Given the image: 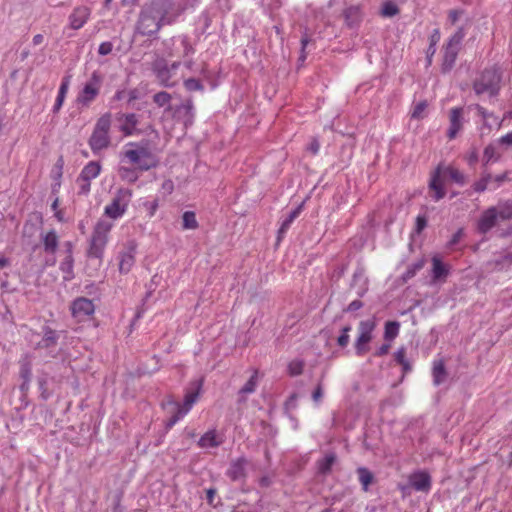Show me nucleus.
I'll use <instances>...</instances> for the list:
<instances>
[{
  "instance_id": "f257e3e1",
  "label": "nucleus",
  "mask_w": 512,
  "mask_h": 512,
  "mask_svg": "<svg viewBox=\"0 0 512 512\" xmlns=\"http://www.w3.org/2000/svg\"><path fill=\"white\" fill-rule=\"evenodd\" d=\"M183 10L175 0H151L142 6L135 32L141 36L153 37L163 26L174 24Z\"/></svg>"
},
{
  "instance_id": "f03ea898",
  "label": "nucleus",
  "mask_w": 512,
  "mask_h": 512,
  "mask_svg": "<svg viewBox=\"0 0 512 512\" xmlns=\"http://www.w3.org/2000/svg\"><path fill=\"white\" fill-rule=\"evenodd\" d=\"M158 148L151 140L129 142L123 150V157L136 168L147 171L159 164Z\"/></svg>"
},
{
  "instance_id": "7ed1b4c3",
  "label": "nucleus",
  "mask_w": 512,
  "mask_h": 512,
  "mask_svg": "<svg viewBox=\"0 0 512 512\" xmlns=\"http://www.w3.org/2000/svg\"><path fill=\"white\" fill-rule=\"evenodd\" d=\"M446 178L460 185L465 183V176L459 169L453 166L438 165L429 184L430 190L434 192L433 198L435 201H439L445 196L444 184Z\"/></svg>"
},
{
  "instance_id": "20e7f679",
  "label": "nucleus",
  "mask_w": 512,
  "mask_h": 512,
  "mask_svg": "<svg viewBox=\"0 0 512 512\" xmlns=\"http://www.w3.org/2000/svg\"><path fill=\"white\" fill-rule=\"evenodd\" d=\"M112 228L113 223L108 220L100 219L97 221L89 240L88 257L102 261Z\"/></svg>"
},
{
  "instance_id": "39448f33",
  "label": "nucleus",
  "mask_w": 512,
  "mask_h": 512,
  "mask_svg": "<svg viewBox=\"0 0 512 512\" xmlns=\"http://www.w3.org/2000/svg\"><path fill=\"white\" fill-rule=\"evenodd\" d=\"M502 72L499 67L493 66L486 68L479 79L473 84L476 94L488 93L490 96H496L500 90Z\"/></svg>"
},
{
  "instance_id": "423d86ee",
  "label": "nucleus",
  "mask_w": 512,
  "mask_h": 512,
  "mask_svg": "<svg viewBox=\"0 0 512 512\" xmlns=\"http://www.w3.org/2000/svg\"><path fill=\"white\" fill-rule=\"evenodd\" d=\"M464 37V29L460 27L447 42L444 48L443 61L441 66L443 73L450 72L454 67Z\"/></svg>"
},
{
  "instance_id": "0eeeda50",
  "label": "nucleus",
  "mask_w": 512,
  "mask_h": 512,
  "mask_svg": "<svg viewBox=\"0 0 512 512\" xmlns=\"http://www.w3.org/2000/svg\"><path fill=\"white\" fill-rule=\"evenodd\" d=\"M376 328L374 318L360 321L357 327V338L354 343L355 353L357 356H364L370 349L369 343L373 339V332Z\"/></svg>"
},
{
  "instance_id": "6e6552de",
  "label": "nucleus",
  "mask_w": 512,
  "mask_h": 512,
  "mask_svg": "<svg viewBox=\"0 0 512 512\" xmlns=\"http://www.w3.org/2000/svg\"><path fill=\"white\" fill-rule=\"evenodd\" d=\"M131 195L130 190L120 189L111 203L105 206L104 214L111 219L121 218L128 208Z\"/></svg>"
},
{
  "instance_id": "1a4fd4ad",
  "label": "nucleus",
  "mask_w": 512,
  "mask_h": 512,
  "mask_svg": "<svg viewBox=\"0 0 512 512\" xmlns=\"http://www.w3.org/2000/svg\"><path fill=\"white\" fill-rule=\"evenodd\" d=\"M70 311L77 323L89 321L95 313V304L91 299L78 297L72 301Z\"/></svg>"
},
{
  "instance_id": "9d476101",
  "label": "nucleus",
  "mask_w": 512,
  "mask_h": 512,
  "mask_svg": "<svg viewBox=\"0 0 512 512\" xmlns=\"http://www.w3.org/2000/svg\"><path fill=\"white\" fill-rule=\"evenodd\" d=\"M137 243L134 240L127 241L118 252V270L121 274H128L136 262Z\"/></svg>"
},
{
  "instance_id": "9b49d317",
  "label": "nucleus",
  "mask_w": 512,
  "mask_h": 512,
  "mask_svg": "<svg viewBox=\"0 0 512 512\" xmlns=\"http://www.w3.org/2000/svg\"><path fill=\"white\" fill-rule=\"evenodd\" d=\"M101 83V74L98 71H94L79 93L77 101L83 105L90 104L99 94Z\"/></svg>"
},
{
  "instance_id": "f8f14e48",
  "label": "nucleus",
  "mask_w": 512,
  "mask_h": 512,
  "mask_svg": "<svg viewBox=\"0 0 512 512\" xmlns=\"http://www.w3.org/2000/svg\"><path fill=\"white\" fill-rule=\"evenodd\" d=\"M152 71L160 85L172 87L176 84V80L173 79L172 69L169 68V64L165 59L159 58L155 60L152 64Z\"/></svg>"
},
{
  "instance_id": "ddd939ff",
  "label": "nucleus",
  "mask_w": 512,
  "mask_h": 512,
  "mask_svg": "<svg viewBox=\"0 0 512 512\" xmlns=\"http://www.w3.org/2000/svg\"><path fill=\"white\" fill-rule=\"evenodd\" d=\"M194 106L191 99H187L184 103L176 106L173 109V118L178 124L184 127L193 125L194 121Z\"/></svg>"
},
{
  "instance_id": "4468645a",
  "label": "nucleus",
  "mask_w": 512,
  "mask_h": 512,
  "mask_svg": "<svg viewBox=\"0 0 512 512\" xmlns=\"http://www.w3.org/2000/svg\"><path fill=\"white\" fill-rule=\"evenodd\" d=\"M409 485L420 492H429L432 485L431 476L427 471L418 470L411 473L408 477Z\"/></svg>"
},
{
  "instance_id": "2eb2a0df",
  "label": "nucleus",
  "mask_w": 512,
  "mask_h": 512,
  "mask_svg": "<svg viewBox=\"0 0 512 512\" xmlns=\"http://www.w3.org/2000/svg\"><path fill=\"white\" fill-rule=\"evenodd\" d=\"M91 14L90 8L87 6H78L74 8L73 12L69 16V26L73 30L82 28L88 21Z\"/></svg>"
},
{
  "instance_id": "dca6fc26",
  "label": "nucleus",
  "mask_w": 512,
  "mask_h": 512,
  "mask_svg": "<svg viewBox=\"0 0 512 512\" xmlns=\"http://www.w3.org/2000/svg\"><path fill=\"white\" fill-rule=\"evenodd\" d=\"M498 212L496 207H490L485 210L478 220L477 227L480 233H487L496 224Z\"/></svg>"
},
{
  "instance_id": "f3484780",
  "label": "nucleus",
  "mask_w": 512,
  "mask_h": 512,
  "mask_svg": "<svg viewBox=\"0 0 512 512\" xmlns=\"http://www.w3.org/2000/svg\"><path fill=\"white\" fill-rule=\"evenodd\" d=\"M40 239L43 244V249L46 253H56L59 246V237L54 229L41 233Z\"/></svg>"
},
{
  "instance_id": "a211bd4d",
  "label": "nucleus",
  "mask_w": 512,
  "mask_h": 512,
  "mask_svg": "<svg viewBox=\"0 0 512 512\" xmlns=\"http://www.w3.org/2000/svg\"><path fill=\"white\" fill-rule=\"evenodd\" d=\"M247 464V460L244 457H240L236 460H233L230 463V466L226 472L227 476L232 481H237L239 479H242L246 476L245 467Z\"/></svg>"
},
{
  "instance_id": "6ab92c4d",
  "label": "nucleus",
  "mask_w": 512,
  "mask_h": 512,
  "mask_svg": "<svg viewBox=\"0 0 512 512\" xmlns=\"http://www.w3.org/2000/svg\"><path fill=\"white\" fill-rule=\"evenodd\" d=\"M66 246L68 247L67 255L60 264V270L63 272V279L70 281L74 278V259L72 256V244L67 242Z\"/></svg>"
},
{
  "instance_id": "aec40b11",
  "label": "nucleus",
  "mask_w": 512,
  "mask_h": 512,
  "mask_svg": "<svg viewBox=\"0 0 512 512\" xmlns=\"http://www.w3.org/2000/svg\"><path fill=\"white\" fill-rule=\"evenodd\" d=\"M108 130H94L90 138V147L93 151H99L107 148L109 145Z\"/></svg>"
},
{
  "instance_id": "412c9836",
  "label": "nucleus",
  "mask_w": 512,
  "mask_h": 512,
  "mask_svg": "<svg viewBox=\"0 0 512 512\" xmlns=\"http://www.w3.org/2000/svg\"><path fill=\"white\" fill-rule=\"evenodd\" d=\"M223 443V438L217 434L215 429L209 430L204 433L199 441L198 446L201 448H215Z\"/></svg>"
},
{
  "instance_id": "4be33fe9",
  "label": "nucleus",
  "mask_w": 512,
  "mask_h": 512,
  "mask_svg": "<svg viewBox=\"0 0 512 512\" xmlns=\"http://www.w3.org/2000/svg\"><path fill=\"white\" fill-rule=\"evenodd\" d=\"M449 275V266L445 265L437 256L432 258V280L433 282L445 281Z\"/></svg>"
},
{
  "instance_id": "5701e85b",
  "label": "nucleus",
  "mask_w": 512,
  "mask_h": 512,
  "mask_svg": "<svg viewBox=\"0 0 512 512\" xmlns=\"http://www.w3.org/2000/svg\"><path fill=\"white\" fill-rule=\"evenodd\" d=\"M100 172V163L96 161H90L83 167L79 177H81V179H87L91 181L92 179L97 178Z\"/></svg>"
},
{
  "instance_id": "b1692460",
  "label": "nucleus",
  "mask_w": 512,
  "mask_h": 512,
  "mask_svg": "<svg viewBox=\"0 0 512 512\" xmlns=\"http://www.w3.org/2000/svg\"><path fill=\"white\" fill-rule=\"evenodd\" d=\"M432 377L434 385L438 386L443 383L447 377V372L445 369V364L442 359L436 360L433 363L432 368Z\"/></svg>"
},
{
  "instance_id": "393cba45",
  "label": "nucleus",
  "mask_w": 512,
  "mask_h": 512,
  "mask_svg": "<svg viewBox=\"0 0 512 512\" xmlns=\"http://www.w3.org/2000/svg\"><path fill=\"white\" fill-rule=\"evenodd\" d=\"M200 389H201V383H199L197 385L196 390L188 391L185 394L184 403L182 405L179 404V403H175V406L179 407L180 409H182L183 411L188 413L191 410V408L194 405V403L197 401V399L199 397V394H200Z\"/></svg>"
},
{
  "instance_id": "a878e982",
  "label": "nucleus",
  "mask_w": 512,
  "mask_h": 512,
  "mask_svg": "<svg viewBox=\"0 0 512 512\" xmlns=\"http://www.w3.org/2000/svg\"><path fill=\"white\" fill-rule=\"evenodd\" d=\"M116 121L118 128H134L138 124L137 116L134 113H117Z\"/></svg>"
},
{
  "instance_id": "bb28decb",
  "label": "nucleus",
  "mask_w": 512,
  "mask_h": 512,
  "mask_svg": "<svg viewBox=\"0 0 512 512\" xmlns=\"http://www.w3.org/2000/svg\"><path fill=\"white\" fill-rule=\"evenodd\" d=\"M358 479L362 486V490L367 492L370 484L374 481V475L365 467H359L357 469Z\"/></svg>"
},
{
  "instance_id": "cd10ccee",
  "label": "nucleus",
  "mask_w": 512,
  "mask_h": 512,
  "mask_svg": "<svg viewBox=\"0 0 512 512\" xmlns=\"http://www.w3.org/2000/svg\"><path fill=\"white\" fill-rule=\"evenodd\" d=\"M58 341L57 332L51 328H45L44 336L38 346L41 348H49L55 346Z\"/></svg>"
},
{
  "instance_id": "c85d7f7f",
  "label": "nucleus",
  "mask_w": 512,
  "mask_h": 512,
  "mask_svg": "<svg viewBox=\"0 0 512 512\" xmlns=\"http://www.w3.org/2000/svg\"><path fill=\"white\" fill-rule=\"evenodd\" d=\"M400 323L397 321H387L384 327V339L392 342L399 334Z\"/></svg>"
},
{
  "instance_id": "c756f323",
  "label": "nucleus",
  "mask_w": 512,
  "mask_h": 512,
  "mask_svg": "<svg viewBox=\"0 0 512 512\" xmlns=\"http://www.w3.org/2000/svg\"><path fill=\"white\" fill-rule=\"evenodd\" d=\"M343 15L347 25L352 27L360 20V9L357 6H350L344 10Z\"/></svg>"
},
{
  "instance_id": "7c9ffc66",
  "label": "nucleus",
  "mask_w": 512,
  "mask_h": 512,
  "mask_svg": "<svg viewBox=\"0 0 512 512\" xmlns=\"http://www.w3.org/2000/svg\"><path fill=\"white\" fill-rule=\"evenodd\" d=\"M199 226L196 214L193 211H186L182 215V228L184 230H195Z\"/></svg>"
},
{
  "instance_id": "2f4dec72",
  "label": "nucleus",
  "mask_w": 512,
  "mask_h": 512,
  "mask_svg": "<svg viewBox=\"0 0 512 512\" xmlns=\"http://www.w3.org/2000/svg\"><path fill=\"white\" fill-rule=\"evenodd\" d=\"M394 359L397 362V364L402 366L404 373H408L409 371H411L412 367L406 358V349L404 347H400L394 353Z\"/></svg>"
},
{
  "instance_id": "473e14b6",
  "label": "nucleus",
  "mask_w": 512,
  "mask_h": 512,
  "mask_svg": "<svg viewBox=\"0 0 512 512\" xmlns=\"http://www.w3.org/2000/svg\"><path fill=\"white\" fill-rule=\"evenodd\" d=\"M496 208L498 217L502 220H509L512 218V201L500 202Z\"/></svg>"
},
{
  "instance_id": "72a5a7b5",
  "label": "nucleus",
  "mask_w": 512,
  "mask_h": 512,
  "mask_svg": "<svg viewBox=\"0 0 512 512\" xmlns=\"http://www.w3.org/2000/svg\"><path fill=\"white\" fill-rule=\"evenodd\" d=\"M335 461L336 456L334 454L326 455L321 461L318 462L319 471L323 474L330 472Z\"/></svg>"
},
{
  "instance_id": "f704fd0d",
  "label": "nucleus",
  "mask_w": 512,
  "mask_h": 512,
  "mask_svg": "<svg viewBox=\"0 0 512 512\" xmlns=\"http://www.w3.org/2000/svg\"><path fill=\"white\" fill-rule=\"evenodd\" d=\"M500 153L497 151L494 145H489L484 150L483 160L485 164L489 162H495L499 159Z\"/></svg>"
},
{
  "instance_id": "c9c22d12",
  "label": "nucleus",
  "mask_w": 512,
  "mask_h": 512,
  "mask_svg": "<svg viewBox=\"0 0 512 512\" xmlns=\"http://www.w3.org/2000/svg\"><path fill=\"white\" fill-rule=\"evenodd\" d=\"M118 173L122 180L129 183H133L138 179L137 173L134 169L131 168L120 167Z\"/></svg>"
},
{
  "instance_id": "e433bc0d",
  "label": "nucleus",
  "mask_w": 512,
  "mask_h": 512,
  "mask_svg": "<svg viewBox=\"0 0 512 512\" xmlns=\"http://www.w3.org/2000/svg\"><path fill=\"white\" fill-rule=\"evenodd\" d=\"M300 213V209H295L293 210L290 215L288 216L287 219H285L281 225V227L279 228V231H278V234H279V237L286 233L287 230L289 229L290 225L292 224V222L298 217Z\"/></svg>"
},
{
  "instance_id": "4c0bfd02",
  "label": "nucleus",
  "mask_w": 512,
  "mask_h": 512,
  "mask_svg": "<svg viewBox=\"0 0 512 512\" xmlns=\"http://www.w3.org/2000/svg\"><path fill=\"white\" fill-rule=\"evenodd\" d=\"M142 98V93L138 89H132L127 91V105L131 108L140 109L139 106H136V102Z\"/></svg>"
},
{
  "instance_id": "58836bf2",
  "label": "nucleus",
  "mask_w": 512,
  "mask_h": 512,
  "mask_svg": "<svg viewBox=\"0 0 512 512\" xmlns=\"http://www.w3.org/2000/svg\"><path fill=\"white\" fill-rule=\"evenodd\" d=\"M304 369V362L302 360H292L288 364V373L290 376H298L302 374Z\"/></svg>"
},
{
  "instance_id": "ea45409f",
  "label": "nucleus",
  "mask_w": 512,
  "mask_h": 512,
  "mask_svg": "<svg viewBox=\"0 0 512 512\" xmlns=\"http://www.w3.org/2000/svg\"><path fill=\"white\" fill-rule=\"evenodd\" d=\"M399 13L398 6L393 2H385L381 9V15L384 17H393Z\"/></svg>"
},
{
  "instance_id": "a19ab883",
  "label": "nucleus",
  "mask_w": 512,
  "mask_h": 512,
  "mask_svg": "<svg viewBox=\"0 0 512 512\" xmlns=\"http://www.w3.org/2000/svg\"><path fill=\"white\" fill-rule=\"evenodd\" d=\"M492 182V176L490 174L483 175L478 181H476L473 185V188L476 192H483L487 189L488 185Z\"/></svg>"
},
{
  "instance_id": "79ce46f5",
  "label": "nucleus",
  "mask_w": 512,
  "mask_h": 512,
  "mask_svg": "<svg viewBox=\"0 0 512 512\" xmlns=\"http://www.w3.org/2000/svg\"><path fill=\"white\" fill-rule=\"evenodd\" d=\"M184 87L189 92L204 90L203 84L201 83V81L199 79H196V78L186 79L184 81Z\"/></svg>"
},
{
  "instance_id": "37998d69",
  "label": "nucleus",
  "mask_w": 512,
  "mask_h": 512,
  "mask_svg": "<svg viewBox=\"0 0 512 512\" xmlns=\"http://www.w3.org/2000/svg\"><path fill=\"white\" fill-rule=\"evenodd\" d=\"M257 386V371L253 373L250 379L246 382V384L241 388L239 393L241 394H249L253 393Z\"/></svg>"
},
{
  "instance_id": "c03bdc74",
  "label": "nucleus",
  "mask_w": 512,
  "mask_h": 512,
  "mask_svg": "<svg viewBox=\"0 0 512 512\" xmlns=\"http://www.w3.org/2000/svg\"><path fill=\"white\" fill-rule=\"evenodd\" d=\"M463 110L461 108H453L450 112V122L451 127L450 128H460L461 122L460 118L462 117Z\"/></svg>"
},
{
  "instance_id": "a18cd8bd",
  "label": "nucleus",
  "mask_w": 512,
  "mask_h": 512,
  "mask_svg": "<svg viewBox=\"0 0 512 512\" xmlns=\"http://www.w3.org/2000/svg\"><path fill=\"white\" fill-rule=\"evenodd\" d=\"M171 100V95L165 91L158 92L153 96V101L159 106L164 107L168 105Z\"/></svg>"
},
{
  "instance_id": "49530a36",
  "label": "nucleus",
  "mask_w": 512,
  "mask_h": 512,
  "mask_svg": "<svg viewBox=\"0 0 512 512\" xmlns=\"http://www.w3.org/2000/svg\"><path fill=\"white\" fill-rule=\"evenodd\" d=\"M424 266V262L423 261H418L416 263H413L412 265H410L406 272L404 273L403 275V279L404 280H408V279H411L412 277L415 276V274L421 270Z\"/></svg>"
},
{
  "instance_id": "de8ad7c7",
  "label": "nucleus",
  "mask_w": 512,
  "mask_h": 512,
  "mask_svg": "<svg viewBox=\"0 0 512 512\" xmlns=\"http://www.w3.org/2000/svg\"><path fill=\"white\" fill-rule=\"evenodd\" d=\"M181 45L183 47L182 57L186 58L195 52V49L193 48L187 36H183L181 38Z\"/></svg>"
},
{
  "instance_id": "09e8293b",
  "label": "nucleus",
  "mask_w": 512,
  "mask_h": 512,
  "mask_svg": "<svg viewBox=\"0 0 512 512\" xmlns=\"http://www.w3.org/2000/svg\"><path fill=\"white\" fill-rule=\"evenodd\" d=\"M175 412L171 416V418L167 422V427L172 428L181 418H183L187 413L175 406Z\"/></svg>"
},
{
  "instance_id": "8fccbe9b",
  "label": "nucleus",
  "mask_w": 512,
  "mask_h": 512,
  "mask_svg": "<svg viewBox=\"0 0 512 512\" xmlns=\"http://www.w3.org/2000/svg\"><path fill=\"white\" fill-rule=\"evenodd\" d=\"M175 412L171 416V418L167 422V427L172 428L181 418H183L187 413L175 406Z\"/></svg>"
},
{
  "instance_id": "3c124183",
  "label": "nucleus",
  "mask_w": 512,
  "mask_h": 512,
  "mask_svg": "<svg viewBox=\"0 0 512 512\" xmlns=\"http://www.w3.org/2000/svg\"><path fill=\"white\" fill-rule=\"evenodd\" d=\"M351 331V327L350 326H345L343 329H342V333L341 335L338 337L337 339V343L339 346L341 347H346L350 341V336H349V332Z\"/></svg>"
},
{
  "instance_id": "603ef678",
  "label": "nucleus",
  "mask_w": 512,
  "mask_h": 512,
  "mask_svg": "<svg viewBox=\"0 0 512 512\" xmlns=\"http://www.w3.org/2000/svg\"><path fill=\"white\" fill-rule=\"evenodd\" d=\"M90 180H87V179H81V177L78 176L77 178V183H78V186H79V193L80 194H88L90 192V188H91V184H90Z\"/></svg>"
},
{
  "instance_id": "864d4df0",
  "label": "nucleus",
  "mask_w": 512,
  "mask_h": 512,
  "mask_svg": "<svg viewBox=\"0 0 512 512\" xmlns=\"http://www.w3.org/2000/svg\"><path fill=\"white\" fill-rule=\"evenodd\" d=\"M143 205L146 208V210L148 211V216L150 218L155 215V213L159 207V203H158L157 199L150 201V202H145Z\"/></svg>"
},
{
  "instance_id": "5fc2aeb1",
  "label": "nucleus",
  "mask_w": 512,
  "mask_h": 512,
  "mask_svg": "<svg viewBox=\"0 0 512 512\" xmlns=\"http://www.w3.org/2000/svg\"><path fill=\"white\" fill-rule=\"evenodd\" d=\"M427 107V104L426 102H420L418 103L415 107H414V110L411 114V117L412 118H422L423 117V112L425 111Z\"/></svg>"
},
{
  "instance_id": "6e6d98bb",
  "label": "nucleus",
  "mask_w": 512,
  "mask_h": 512,
  "mask_svg": "<svg viewBox=\"0 0 512 512\" xmlns=\"http://www.w3.org/2000/svg\"><path fill=\"white\" fill-rule=\"evenodd\" d=\"M111 125V114L107 113L100 117L95 128H109Z\"/></svg>"
},
{
  "instance_id": "4d7b16f0",
  "label": "nucleus",
  "mask_w": 512,
  "mask_h": 512,
  "mask_svg": "<svg viewBox=\"0 0 512 512\" xmlns=\"http://www.w3.org/2000/svg\"><path fill=\"white\" fill-rule=\"evenodd\" d=\"M427 226V219L424 215H418L416 218L415 231L421 233Z\"/></svg>"
},
{
  "instance_id": "13d9d810",
  "label": "nucleus",
  "mask_w": 512,
  "mask_h": 512,
  "mask_svg": "<svg viewBox=\"0 0 512 512\" xmlns=\"http://www.w3.org/2000/svg\"><path fill=\"white\" fill-rule=\"evenodd\" d=\"M113 44L109 41L100 44L98 53L102 56H106L112 52Z\"/></svg>"
},
{
  "instance_id": "bf43d9fd",
  "label": "nucleus",
  "mask_w": 512,
  "mask_h": 512,
  "mask_svg": "<svg viewBox=\"0 0 512 512\" xmlns=\"http://www.w3.org/2000/svg\"><path fill=\"white\" fill-rule=\"evenodd\" d=\"M391 348L390 342L382 344L375 352V357H382L389 353V350Z\"/></svg>"
},
{
  "instance_id": "052dcab7",
  "label": "nucleus",
  "mask_w": 512,
  "mask_h": 512,
  "mask_svg": "<svg viewBox=\"0 0 512 512\" xmlns=\"http://www.w3.org/2000/svg\"><path fill=\"white\" fill-rule=\"evenodd\" d=\"M465 159L470 166H474L478 161V153L476 149H471V151L467 153Z\"/></svg>"
},
{
  "instance_id": "680f3d73",
  "label": "nucleus",
  "mask_w": 512,
  "mask_h": 512,
  "mask_svg": "<svg viewBox=\"0 0 512 512\" xmlns=\"http://www.w3.org/2000/svg\"><path fill=\"white\" fill-rule=\"evenodd\" d=\"M309 38L307 36V34H305L302 38H301V55H300V58L299 60L301 61H304V59L306 58V55H305V48L307 46V44L309 43Z\"/></svg>"
},
{
  "instance_id": "e2e57ef3",
  "label": "nucleus",
  "mask_w": 512,
  "mask_h": 512,
  "mask_svg": "<svg viewBox=\"0 0 512 512\" xmlns=\"http://www.w3.org/2000/svg\"><path fill=\"white\" fill-rule=\"evenodd\" d=\"M509 180H510V178L508 177V173L507 172H505V173H503L501 175H497L495 177H492V181H494L496 183L495 188L498 187L502 182L509 181Z\"/></svg>"
},
{
  "instance_id": "0e129e2a",
  "label": "nucleus",
  "mask_w": 512,
  "mask_h": 512,
  "mask_svg": "<svg viewBox=\"0 0 512 512\" xmlns=\"http://www.w3.org/2000/svg\"><path fill=\"white\" fill-rule=\"evenodd\" d=\"M439 40H440V31H439V29H434L430 36L431 48H433V46H436V44L438 43Z\"/></svg>"
},
{
  "instance_id": "69168bd1",
  "label": "nucleus",
  "mask_w": 512,
  "mask_h": 512,
  "mask_svg": "<svg viewBox=\"0 0 512 512\" xmlns=\"http://www.w3.org/2000/svg\"><path fill=\"white\" fill-rule=\"evenodd\" d=\"M498 144L506 146L512 145V131L501 137L498 141Z\"/></svg>"
},
{
  "instance_id": "338daca9",
  "label": "nucleus",
  "mask_w": 512,
  "mask_h": 512,
  "mask_svg": "<svg viewBox=\"0 0 512 512\" xmlns=\"http://www.w3.org/2000/svg\"><path fill=\"white\" fill-rule=\"evenodd\" d=\"M461 14L462 11L460 10H451L448 15L451 24H455L458 21Z\"/></svg>"
},
{
  "instance_id": "774afa93",
  "label": "nucleus",
  "mask_w": 512,
  "mask_h": 512,
  "mask_svg": "<svg viewBox=\"0 0 512 512\" xmlns=\"http://www.w3.org/2000/svg\"><path fill=\"white\" fill-rule=\"evenodd\" d=\"M362 307H363L362 301L354 300L348 305L347 311H357V310L361 309Z\"/></svg>"
}]
</instances>
